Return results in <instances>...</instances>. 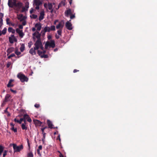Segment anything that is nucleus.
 <instances>
[{"label":"nucleus","mask_w":157,"mask_h":157,"mask_svg":"<svg viewBox=\"0 0 157 157\" xmlns=\"http://www.w3.org/2000/svg\"><path fill=\"white\" fill-rule=\"evenodd\" d=\"M56 30L55 26L54 25H52L50 27L46 26L44 29L41 31V36L44 37L45 35V33L47 32H50L51 31H54Z\"/></svg>","instance_id":"1"},{"label":"nucleus","mask_w":157,"mask_h":157,"mask_svg":"<svg viewBox=\"0 0 157 157\" xmlns=\"http://www.w3.org/2000/svg\"><path fill=\"white\" fill-rule=\"evenodd\" d=\"M17 77L22 82H27L28 81V78L23 74L19 73L17 74Z\"/></svg>","instance_id":"2"},{"label":"nucleus","mask_w":157,"mask_h":157,"mask_svg":"<svg viewBox=\"0 0 157 157\" xmlns=\"http://www.w3.org/2000/svg\"><path fill=\"white\" fill-rule=\"evenodd\" d=\"M54 48L55 46V42L54 40H51L50 42L47 41L45 45V49H47L48 47Z\"/></svg>","instance_id":"3"},{"label":"nucleus","mask_w":157,"mask_h":157,"mask_svg":"<svg viewBox=\"0 0 157 157\" xmlns=\"http://www.w3.org/2000/svg\"><path fill=\"white\" fill-rule=\"evenodd\" d=\"M13 147L15 152H19L20 151L23 149V147L22 145L17 146L15 144H13Z\"/></svg>","instance_id":"4"},{"label":"nucleus","mask_w":157,"mask_h":157,"mask_svg":"<svg viewBox=\"0 0 157 157\" xmlns=\"http://www.w3.org/2000/svg\"><path fill=\"white\" fill-rule=\"evenodd\" d=\"M42 44V43L41 41V40H37L35 43L34 44L35 48L36 50H38L40 46Z\"/></svg>","instance_id":"5"},{"label":"nucleus","mask_w":157,"mask_h":157,"mask_svg":"<svg viewBox=\"0 0 157 157\" xmlns=\"http://www.w3.org/2000/svg\"><path fill=\"white\" fill-rule=\"evenodd\" d=\"M23 118L24 120V122L25 123L26 122V120H27V121L29 122H32L31 119L29 117V115L27 114H24L23 116Z\"/></svg>","instance_id":"6"},{"label":"nucleus","mask_w":157,"mask_h":157,"mask_svg":"<svg viewBox=\"0 0 157 157\" xmlns=\"http://www.w3.org/2000/svg\"><path fill=\"white\" fill-rule=\"evenodd\" d=\"M11 37H9V40L11 44L13 43L14 41L17 42V40L15 37L14 35H13L11 36Z\"/></svg>","instance_id":"7"},{"label":"nucleus","mask_w":157,"mask_h":157,"mask_svg":"<svg viewBox=\"0 0 157 157\" xmlns=\"http://www.w3.org/2000/svg\"><path fill=\"white\" fill-rule=\"evenodd\" d=\"M14 4L15 5V7H17V10H19L21 8L23 5L22 3L20 2L16 3L14 2Z\"/></svg>","instance_id":"8"},{"label":"nucleus","mask_w":157,"mask_h":157,"mask_svg":"<svg viewBox=\"0 0 157 157\" xmlns=\"http://www.w3.org/2000/svg\"><path fill=\"white\" fill-rule=\"evenodd\" d=\"M15 2V3H16V0H8V5L10 7L13 8L14 6H15V5L14 4V2Z\"/></svg>","instance_id":"9"},{"label":"nucleus","mask_w":157,"mask_h":157,"mask_svg":"<svg viewBox=\"0 0 157 157\" xmlns=\"http://www.w3.org/2000/svg\"><path fill=\"white\" fill-rule=\"evenodd\" d=\"M72 25L71 24L69 21H67L66 22V26L68 29L69 30H71L72 29Z\"/></svg>","instance_id":"10"},{"label":"nucleus","mask_w":157,"mask_h":157,"mask_svg":"<svg viewBox=\"0 0 157 157\" xmlns=\"http://www.w3.org/2000/svg\"><path fill=\"white\" fill-rule=\"evenodd\" d=\"M36 50L35 47L31 48L29 51V53L32 56L36 54Z\"/></svg>","instance_id":"11"},{"label":"nucleus","mask_w":157,"mask_h":157,"mask_svg":"<svg viewBox=\"0 0 157 157\" xmlns=\"http://www.w3.org/2000/svg\"><path fill=\"white\" fill-rule=\"evenodd\" d=\"M44 11L40 12V16L39 17V20L40 21L42 20L44 18Z\"/></svg>","instance_id":"12"},{"label":"nucleus","mask_w":157,"mask_h":157,"mask_svg":"<svg viewBox=\"0 0 157 157\" xmlns=\"http://www.w3.org/2000/svg\"><path fill=\"white\" fill-rule=\"evenodd\" d=\"M34 1V5L35 6H40L42 4V1L40 0H36Z\"/></svg>","instance_id":"13"},{"label":"nucleus","mask_w":157,"mask_h":157,"mask_svg":"<svg viewBox=\"0 0 157 157\" xmlns=\"http://www.w3.org/2000/svg\"><path fill=\"white\" fill-rule=\"evenodd\" d=\"M71 10L70 9L65 11V16L67 17H68L69 15H71Z\"/></svg>","instance_id":"14"},{"label":"nucleus","mask_w":157,"mask_h":157,"mask_svg":"<svg viewBox=\"0 0 157 157\" xmlns=\"http://www.w3.org/2000/svg\"><path fill=\"white\" fill-rule=\"evenodd\" d=\"M35 125L37 126H40L41 125L42 122L39 120H34Z\"/></svg>","instance_id":"15"},{"label":"nucleus","mask_w":157,"mask_h":157,"mask_svg":"<svg viewBox=\"0 0 157 157\" xmlns=\"http://www.w3.org/2000/svg\"><path fill=\"white\" fill-rule=\"evenodd\" d=\"M11 126V130L13 131L14 132H17V128H14V125L13 123H10V124Z\"/></svg>","instance_id":"16"},{"label":"nucleus","mask_w":157,"mask_h":157,"mask_svg":"<svg viewBox=\"0 0 157 157\" xmlns=\"http://www.w3.org/2000/svg\"><path fill=\"white\" fill-rule=\"evenodd\" d=\"M47 123L48 128L50 129L53 128V124L52 122L50 120H48L47 121Z\"/></svg>","instance_id":"17"},{"label":"nucleus","mask_w":157,"mask_h":157,"mask_svg":"<svg viewBox=\"0 0 157 157\" xmlns=\"http://www.w3.org/2000/svg\"><path fill=\"white\" fill-rule=\"evenodd\" d=\"M14 50V48L13 47H10L7 50V56H8L10 53L13 52Z\"/></svg>","instance_id":"18"},{"label":"nucleus","mask_w":157,"mask_h":157,"mask_svg":"<svg viewBox=\"0 0 157 157\" xmlns=\"http://www.w3.org/2000/svg\"><path fill=\"white\" fill-rule=\"evenodd\" d=\"M64 25V23L62 22H59L58 25L56 26V28L57 29H59L60 28H63Z\"/></svg>","instance_id":"19"},{"label":"nucleus","mask_w":157,"mask_h":157,"mask_svg":"<svg viewBox=\"0 0 157 157\" xmlns=\"http://www.w3.org/2000/svg\"><path fill=\"white\" fill-rule=\"evenodd\" d=\"M35 27L36 28L37 30L38 31H40L41 28V26L40 23H36L35 24Z\"/></svg>","instance_id":"20"},{"label":"nucleus","mask_w":157,"mask_h":157,"mask_svg":"<svg viewBox=\"0 0 157 157\" xmlns=\"http://www.w3.org/2000/svg\"><path fill=\"white\" fill-rule=\"evenodd\" d=\"M17 18L18 20H20L21 21H22L24 20V17H23V15L22 14H20L17 15Z\"/></svg>","instance_id":"21"},{"label":"nucleus","mask_w":157,"mask_h":157,"mask_svg":"<svg viewBox=\"0 0 157 157\" xmlns=\"http://www.w3.org/2000/svg\"><path fill=\"white\" fill-rule=\"evenodd\" d=\"M13 80H12V79H11L9 80V82L7 85V87H12L13 86V85L11 84V83H12V82H13Z\"/></svg>","instance_id":"22"},{"label":"nucleus","mask_w":157,"mask_h":157,"mask_svg":"<svg viewBox=\"0 0 157 157\" xmlns=\"http://www.w3.org/2000/svg\"><path fill=\"white\" fill-rule=\"evenodd\" d=\"M10 95L9 94H7L5 97V99L3 101V102H6L8 101V99L9 98Z\"/></svg>","instance_id":"23"},{"label":"nucleus","mask_w":157,"mask_h":157,"mask_svg":"<svg viewBox=\"0 0 157 157\" xmlns=\"http://www.w3.org/2000/svg\"><path fill=\"white\" fill-rule=\"evenodd\" d=\"M41 36V32L40 33L39 32H37V33L36 35V37L37 39V40H41L40 36Z\"/></svg>","instance_id":"24"},{"label":"nucleus","mask_w":157,"mask_h":157,"mask_svg":"<svg viewBox=\"0 0 157 157\" xmlns=\"http://www.w3.org/2000/svg\"><path fill=\"white\" fill-rule=\"evenodd\" d=\"M25 45L24 44H22L20 48V50L22 52H23L25 49Z\"/></svg>","instance_id":"25"},{"label":"nucleus","mask_w":157,"mask_h":157,"mask_svg":"<svg viewBox=\"0 0 157 157\" xmlns=\"http://www.w3.org/2000/svg\"><path fill=\"white\" fill-rule=\"evenodd\" d=\"M8 31L9 32H11L12 33H15V30L12 27H9L8 29Z\"/></svg>","instance_id":"26"},{"label":"nucleus","mask_w":157,"mask_h":157,"mask_svg":"<svg viewBox=\"0 0 157 157\" xmlns=\"http://www.w3.org/2000/svg\"><path fill=\"white\" fill-rule=\"evenodd\" d=\"M4 147L1 145H0V155H1L2 152L4 151Z\"/></svg>","instance_id":"27"},{"label":"nucleus","mask_w":157,"mask_h":157,"mask_svg":"<svg viewBox=\"0 0 157 157\" xmlns=\"http://www.w3.org/2000/svg\"><path fill=\"white\" fill-rule=\"evenodd\" d=\"M65 5V2H64L62 1L60 2L58 6V8L62 6H64Z\"/></svg>","instance_id":"28"},{"label":"nucleus","mask_w":157,"mask_h":157,"mask_svg":"<svg viewBox=\"0 0 157 157\" xmlns=\"http://www.w3.org/2000/svg\"><path fill=\"white\" fill-rule=\"evenodd\" d=\"M26 123L24 124H22L21 125V128L23 130H26L27 129V127L25 126Z\"/></svg>","instance_id":"29"},{"label":"nucleus","mask_w":157,"mask_h":157,"mask_svg":"<svg viewBox=\"0 0 157 157\" xmlns=\"http://www.w3.org/2000/svg\"><path fill=\"white\" fill-rule=\"evenodd\" d=\"M48 8L49 10H52L53 8V5L52 3H48Z\"/></svg>","instance_id":"30"},{"label":"nucleus","mask_w":157,"mask_h":157,"mask_svg":"<svg viewBox=\"0 0 157 157\" xmlns=\"http://www.w3.org/2000/svg\"><path fill=\"white\" fill-rule=\"evenodd\" d=\"M14 52L15 54L18 56L20 55L21 53L20 52L18 51L17 48H15Z\"/></svg>","instance_id":"31"},{"label":"nucleus","mask_w":157,"mask_h":157,"mask_svg":"<svg viewBox=\"0 0 157 157\" xmlns=\"http://www.w3.org/2000/svg\"><path fill=\"white\" fill-rule=\"evenodd\" d=\"M7 31V29L6 28H4L2 30V34L3 35H5Z\"/></svg>","instance_id":"32"},{"label":"nucleus","mask_w":157,"mask_h":157,"mask_svg":"<svg viewBox=\"0 0 157 157\" xmlns=\"http://www.w3.org/2000/svg\"><path fill=\"white\" fill-rule=\"evenodd\" d=\"M28 157H33V155L32 152H30L28 154Z\"/></svg>","instance_id":"33"},{"label":"nucleus","mask_w":157,"mask_h":157,"mask_svg":"<svg viewBox=\"0 0 157 157\" xmlns=\"http://www.w3.org/2000/svg\"><path fill=\"white\" fill-rule=\"evenodd\" d=\"M30 17L31 18H33V19H35L37 18V16L36 15L33 14L32 15V16H30Z\"/></svg>","instance_id":"34"},{"label":"nucleus","mask_w":157,"mask_h":157,"mask_svg":"<svg viewBox=\"0 0 157 157\" xmlns=\"http://www.w3.org/2000/svg\"><path fill=\"white\" fill-rule=\"evenodd\" d=\"M33 43L32 41H29L28 43V46L29 48H30L31 46L33 45Z\"/></svg>","instance_id":"35"},{"label":"nucleus","mask_w":157,"mask_h":157,"mask_svg":"<svg viewBox=\"0 0 157 157\" xmlns=\"http://www.w3.org/2000/svg\"><path fill=\"white\" fill-rule=\"evenodd\" d=\"M20 37H21V38L23 37V36L24 35V33L22 32H21V33H20L19 34H18Z\"/></svg>","instance_id":"36"},{"label":"nucleus","mask_w":157,"mask_h":157,"mask_svg":"<svg viewBox=\"0 0 157 157\" xmlns=\"http://www.w3.org/2000/svg\"><path fill=\"white\" fill-rule=\"evenodd\" d=\"M42 133L43 135V138L42 139V141L43 142H44V140L45 139L46 133L44 132V133L42 132Z\"/></svg>","instance_id":"37"},{"label":"nucleus","mask_w":157,"mask_h":157,"mask_svg":"<svg viewBox=\"0 0 157 157\" xmlns=\"http://www.w3.org/2000/svg\"><path fill=\"white\" fill-rule=\"evenodd\" d=\"M16 32L18 34L22 31V30H20L18 28H17L16 30Z\"/></svg>","instance_id":"38"},{"label":"nucleus","mask_w":157,"mask_h":157,"mask_svg":"<svg viewBox=\"0 0 157 157\" xmlns=\"http://www.w3.org/2000/svg\"><path fill=\"white\" fill-rule=\"evenodd\" d=\"M62 30L60 29L57 31V32L59 35L61 36Z\"/></svg>","instance_id":"39"},{"label":"nucleus","mask_w":157,"mask_h":157,"mask_svg":"<svg viewBox=\"0 0 157 157\" xmlns=\"http://www.w3.org/2000/svg\"><path fill=\"white\" fill-rule=\"evenodd\" d=\"M6 24L7 25H10V22H9L10 21V19L9 18H7L6 20Z\"/></svg>","instance_id":"40"},{"label":"nucleus","mask_w":157,"mask_h":157,"mask_svg":"<svg viewBox=\"0 0 157 157\" xmlns=\"http://www.w3.org/2000/svg\"><path fill=\"white\" fill-rule=\"evenodd\" d=\"M28 10V9H26L24 7H22V10L21 11V12H24L26 11H27Z\"/></svg>","instance_id":"41"},{"label":"nucleus","mask_w":157,"mask_h":157,"mask_svg":"<svg viewBox=\"0 0 157 157\" xmlns=\"http://www.w3.org/2000/svg\"><path fill=\"white\" fill-rule=\"evenodd\" d=\"M75 17V14H72V13L70 15V18L71 19H73Z\"/></svg>","instance_id":"42"},{"label":"nucleus","mask_w":157,"mask_h":157,"mask_svg":"<svg viewBox=\"0 0 157 157\" xmlns=\"http://www.w3.org/2000/svg\"><path fill=\"white\" fill-rule=\"evenodd\" d=\"M40 57L42 58H47L48 57V56L47 55L43 54L41 55Z\"/></svg>","instance_id":"43"},{"label":"nucleus","mask_w":157,"mask_h":157,"mask_svg":"<svg viewBox=\"0 0 157 157\" xmlns=\"http://www.w3.org/2000/svg\"><path fill=\"white\" fill-rule=\"evenodd\" d=\"M3 24V19L2 18L0 20V29Z\"/></svg>","instance_id":"44"},{"label":"nucleus","mask_w":157,"mask_h":157,"mask_svg":"<svg viewBox=\"0 0 157 157\" xmlns=\"http://www.w3.org/2000/svg\"><path fill=\"white\" fill-rule=\"evenodd\" d=\"M37 53L39 56H40L41 55L43 54L42 53V52L41 51L38 50H37Z\"/></svg>","instance_id":"45"},{"label":"nucleus","mask_w":157,"mask_h":157,"mask_svg":"<svg viewBox=\"0 0 157 157\" xmlns=\"http://www.w3.org/2000/svg\"><path fill=\"white\" fill-rule=\"evenodd\" d=\"M4 152L3 155V157H5L6 155H7V151L6 150H4L3 151Z\"/></svg>","instance_id":"46"},{"label":"nucleus","mask_w":157,"mask_h":157,"mask_svg":"<svg viewBox=\"0 0 157 157\" xmlns=\"http://www.w3.org/2000/svg\"><path fill=\"white\" fill-rule=\"evenodd\" d=\"M11 64V62H8L6 64V67L7 68H9Z\"/></svg>","instance_id":"47"},{"label":"nucleus","mask_w":157,"mask_h":157,"mask_svg":"<svg viewBox=\"0 0 157 157\" xmlns=\"http://www.w3.org/2000/svg\"><path fill=\"white\" fill-rule=\"evenodd\" d=\"M47 128L48 127H47V126H45V127H44L43 128H42L41 129V130L42 132H43L44 133V130H45V129L46 128Z\"/></svg>","instance_id":"48"},{"label":"nucleus","mask_w":157,"mask_h":157,"mask_svg":"<svg viewBox=\"0 0 157 157\" xmlns=\"http://www.w3.org/2000/svg\"><path fill=\"white\" fill-rule=\"evenodd\" d=\"M25 7L26 8V9H28V8H29V2H27L25 5Z\"/></svg>","instance_id":"49"},{"label":"nucleus","mask_w":157,"mask_h":157,"mask_svg":"<svg viewBox=\"0 0 157 157\" xmlns=\"http://www.w3.org/2000/svg\"><path fill=\"white\" fill-rule=\"evenodd\" d=\"M22 121H24V120L23 118H21L19 120V123L21 124Z\"/></svg>","instance_id":"50"},{"label":"nucleus","mask_w":157,"mask_h":157,"mask_svg":"<svg viewBox=\"0 0 157 157\" xmlns=\"http://www.w3.org/2000/svg\"><path fill=\"white\" fill-rule=\"evenodd\" d=\"M27 142L28 145L29 147V149L30 148V143L29 142V141L28 139L27 140Z\"/></svg>","instance_id":"51"},{"label":"nucleus","mask_w":157,"mask_h":157,"mask_svg":"<svg viewBox=\"0 0 157 157\" xmlns=\"http://www.w3.org/2000/svg\"><path fill=\"white\" fill-rule=\"evenodd\" d=\"M34 106L36 108H39L40 107V105L39 104H35L34 105Z\"/></svg>","instance_id":"52"},{"label":"nucleus","mask_w":157,"mask_h":157,"mask_svg":"<svg viewBox=\"0 0 157 157\" xmlns=\"http://www.w3.org/2000/svg\"><path fill=\"white\" fill-rule=\"evenodd\" d=\"M34 10L33 8H31L30 10V13L31 14H32Z\"/></svg>","instance_id":"53"},{"label":"nucleus","mask_w":157,"mask_h":157,"mask_svg":"<svg viewBox=\"0 0 157 157\" xmlns=\"http://www.w3.org/2000/svg\"><path fill=\"white\" fill-rule=\"evenodd\" d=\"M47 37L48 40H50L52 38V36L51 35H48Z\"/></svg>","instance_id":"54"},{"label":"nucleus","mask_w":157,"mask_h":157,"mask_svg":"<svg viewBox=\"0 0 157 157\" xmlns=\"http://www.w3.org/2000/svg\"><path fill=\"white\" fill-rule=\"evenodd\" d=\"M23 28V26L22 25H19V29H22Z\"/></svg>","instance_id":"55"},{"label":"nucleus","mask_w":157,"mask_h":157,"mask_svg":"<svg viewBox=\"0 0 157 157\" xmlns=\"http://www.w3.org/2000/svg\"><path fill=\"white\" fill-rule=\"evenodd\" d=\"M56 139H57V140H59V141H60L61 140H60V135H58V137Z\"/></svg>","instance_id":"56"},{"label":"nucleus","mask_w":157,"mask_h":157,"mask_svg":"<svg viewBox=\"0 0 157 157\" xmlns=\"http://www.w3.org/2000/svg\"><path fill=\"white\" fill-rule=\"evenodd\" d=\"M0 15H1V18H0V20H1V19H2V18L4 16V14H3V13H0Z\"/></svg>","instance_id":"57"},{"label":"nucleus","mask_w":157,"mask_h":157,"mask_svg":"<svg viewBox=\"0 0 157 157\" xmlns=\"http://www.w3.org/2000/svg\"><path fill=\"white\" fill-rule=\"evenodd\" d=\"M36 6L35 7V9L37 10H38L40 9V6Z\"/></svg>","instance_id":"58"},{"label":"nucleus","mask_w":157,"mask_h":157,"mask_svg":"<svg viewBox=\"0 0 157 157\" xmlns=\"http://www.w3.org/2000/svg\"><path fill=\"white\" fill-rule=\"evenodd\" d=\"M10 90L13 93H16V90H13L11 89H10Z\"/></svg>","instance_id":"59"},{"label":"nucleus","mask_w":157,"mask_h":157,"mask_svg":"<svg viewBox=\"0 0 157 157\" xmlns=\"http://www.w3.org/2000/svg\"><path fill=\"white\" fill-rule=\"evenodd\" d=\"M48 4H47V3H44V6L45 8H47V6H48Z\"/></svg>","instance_id":"60"},{"label":"nucleus","mask_w":157,"mask_h":157,"mask_svg":"<svg viewBox=\"0 0 157 157\" xmlns=\"http://www.w3.org/2000/svg\"><path fill=\"white\" fill-rule=\"evenodd\" d=\"M59 152L60 153V154L59 155V157H64L63 155L60 152V151H59Z\"/></svg>","instance_id":"61"},{"label":"nucleus","mask_w":157,"mask_h":157,"mask_svg":"<svg viewBox=\"0 0 157 157\" xmlns=\"http://www.w3.org/2000/svg\"><path fill=\"white\" fill-rule=\"evenodd\" d=\"M42 148V146L41 145H39L38 147V149L39 150H41Z\"/></svg>","instance_id":"62"},{"label":"nucleus","mask_w":157,"mask_h":157,"mask_svg":"<svg viewBox=\"0 0 157 157\" xmlns=\"http://www.w3.org/2000/svg\"><path fill=\"white\" fill-rule=\"evenodd\" d=\"M14 121L15 122H17L18 123H19V120H17L16 118H15L14 120Z\"/></svg>","instance_id":"63"},{"label":"nucleus","mask_w":157,"mask_h":157,"mask_svg":"<svg viewBox=\"0 0 157 157\" xmlns=\"http://www.w3.org/2000/svg\"><path fill=\"white\" fill-rule=\"evenodd\" d=\"M40 48L42 50H44V48H43V46L42 44L40 46Z\"/></svg>","instance_id":"64"}]
</instances>
